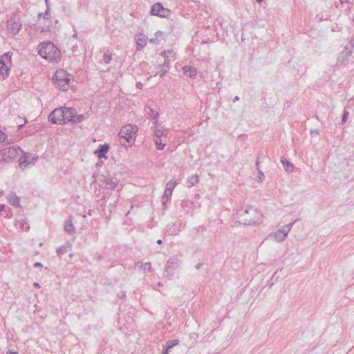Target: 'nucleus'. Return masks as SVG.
<instances>
[{
  "label": "nucleus",
  "mask_w": 354,
  "mask_h": 354,
  "mask_svg": "<svg viewBox=\"0 0 354 354\" xmlns=\"http://www.w3.org/2000/svg\"><path fill=\"white\" fill-rule=\"evenodd\" d=\"M236 217L241 224L257 225L261 223L263 215L256 207L248 206L246 209H239Z\"/></svg>",
  "instance_id": "obj_1"
},
{
  "label": "nucleus",
  "mask_w": 354,
  "mask_h": 354,
  "mask_svg": "<svg viewBox=\"0 0 354 354\" xmlns=\"http://www.w3.org/2000/svg\"><path fill=\"white\" fill-rule=\"evenodd\" d=\"M39 55L46 59L57 62L59 59L61 53L58 48L53 42H44L39 45Z\"/></svg>",
  "instance_id": "obj_2"
},
{
  "label": "nucleus",
  "mask_w": 354,
  "mask_h": 354,
  "mask_svg": "<svg viewBox=\"0 0 354 354\" xmlns=\"http://www.w3.org/2000/svg\"><path fill=\"white\" fill-rule=\"evenodd\" d=\"M72 76L63 69L57 70L53 77L54 85L62 91L69 88L70 82L73 80Z\"/></svg>",
  "instance_id": "obj_3"
},
{
  "label": "nucleus",
  "mask_w": 354,
  "mask_h": 354,
  "mask_svg": "<svg viewBox=\"0 0 354 354\" xmlns=\"http://www.w3.org/2000/svg\"><path fill=\"white\" fill-rule=\"evenodd\" d=\"M137 130V127L132 124H127L123 127L118 134L121 139L124 140V142H121V145L131 146L136 138Z\"/></svg>",
  "instance_id": "obj_4"
},
{
  "label": "nucleus",
  "mask_w": 354,
  "mask_h": 354,
  "mask_svg": "<svg viewBox=\"0 0 354 354\" xmlns=\"http://www.w3.org/2000/svg\"><path fill=\"white\" fill-rule=\"evenodd\" d=\"M353 48L354 41L350 40L338 55L337 59V66H345L350 62H354V58L351 57Z\"/></svg>",
  "instance_id": "obj_5"
},
{
  "label": "nucleus",
  "mask_w": 354,
  "mask_h": 354,
  "mask_svg": "<svg viewBox=\"0 0 354 354\" xmlns=\"http://www.w3.org/2000/svg\"><path fill=\"white\" fill-rule=\"evenodd\" d=\"M12 53L6 52L0 57V80H4L10 73L12 66Z\"/></svg>",
  "instance_id": "obj_6"
},
{
  "label": "nucleus",
  "mask_w": 354,
  "mask_h": 354,
  "mask_svg": "<svg viewBox=\"0 0 354 354\" xmlns=\"http://www.w3.org/2000/svg\"><path fill=\"white\" fill-rule=\"evenodd\" d=\"M181 264L180 259L176 257L173 256L170 257L166 262L165 266V276L169 279H171L176 273V270L180 267Z\"/></svg>",
  "instance_id": "obj_7"
},
{
  "label": "nucleus",
  "mask_w": 354,
  "mask_h": 354,
  "mask_svg": "<svg viewBox=\"0 0 354 354\" xmlns=\"http://www.w3.org/2000/svg\"><path fill=\"white\" fill-rule=\"evenodd\" d=\"M23 151L19 147H9L0 151V160L7 161L15 159Z\"/></svg>",
  "instance_id": "obj_8"
},
{
  "label": "nucleus",
  "mask_w": 354,
  "mask_h": 354,
  "mask_svg": "<svg viewBox=\"0 0 354 354\" xmlns=\"http://www.w3.org/2000/svg\"><path fill=\"white\" fill-rule=\"evenodd\" d=\"M185 227L186 222L181 219H178L175 222L168 223L166 225L165 233L171 236H176L184 230Z\"/></svg>",
  "instance_id": "obj_9"
},
{
  "label": "nucleus",
  "mask_w": 354,
  "mask_h": 354,
  "mask_svg": "<svg viewBox=\"0 0 354 354\" xmlns=\"http://www.w3.org/2000/svg\"><path fill=\"white\" fill-rule=\"evenodd\" d=\"M21 23L19 18L16 16H12L7 21V28L9 32L11 34L16 35L19 33V30L21 29Z\"/></svg>",
  "instance_id": "obj_10"
},
{
  "label": "nucleus",
  "mask_w": 354,
  "mask_h": 354,
  "mask_svg": "<svg viewBox=\"0 0 354 354\" xmlns=\"http://www.w3.org/2000/svg\"><path fill=\"white\" fill-rule=\"evenodd\" d=\"M38 156L32 154L30 153H25L24 155L19 158V166L21 169H26L29 165H34L36 160H37Z\"/></svg>",
  "instance_id": "obj_11"
},
{
  "label": "nucleus",
  "mask_w": 354,
  "mask_h": 354,
  "mask_svg": "<svg viewBox=\"0 0 354 354\" xmlns=\"http://www.w3.org/2000/svg\"><path fill=\"white\" fill-rule=\"evenodd\" d=\"M64 110L62 108H57L54 109L48 115L49 121L55 124H64V119H63Z\"/></svg>",
  "instance_id": "obj_12"
},
{
  "label": "nucleus",
  "mask_w": 354,
  "mask_h": 354,
  "mask_svg": "<svg viewBox=\"0 0 354 354\" xmlns=\"http://www.w3.org/2000/svg\"><path fill=\"white\" fill-rule=\"evenodd\" d=\"M169 13L170 10L165 8L161 3H156L153 5L151 9V14L152 15L160 17H167L169 16Z\"/></svg>",
  "instance_id": "obj_13"
},
{
  "label": "nucleus",
  "mask_w": 354,
  "mask_h": 354,
  "mask_svg": "<svg viewBox=\"0 0 354 354\" xmlns=\"http://www.w3.org/2000/svg\"><path fill=\"white\" fill-rule=\"evenodd\" d=\"M64 110L63 119H64V124L72 122L74 115L76 113V110L74 108L63 107Z\"/></svg>",
  "instance_id": "obj_14"
},
{
  "label": "nucleus",
  "mask_w": 354,
  "mask_h": 354,
  "mask_svg": "<svg viewBox=\"0 0 354 354\" xmlns=\"http://www.w3.org/2000/svg\"><path fill=\"white\" fill-rule=\"evenodd\" d=\"M109 145L108 144L100 145L98 149L95 151V154L99 158H107L106 153L108 152Z\"/></svg>",
  "instance_id": "obj_15"
},
{
  "label": "nucleus",
  "mask_w": 354,
  "mask_h": 354,
  "mask_svg": "<svg viewBox=\"0 0 354 354\" xmlns=\"http://www.w3.org/2000/svg\"><path fill=\"white\" fill-rule=\"evenodd\" d=\"M183 74L190 78H195L197 75V70L192 66H185L183 68Z\"/></svg>",
  "instance_id": "obj_16"
},
{
  "label": "nucleus",
  "mask_w": 354,
  "mask_h": 354,
  "mask_svg": "<svg viewBox=\"0 0 354 354\" xmlns=\"http://www.w3.org/2000/svg\"><path fill=\"white\" fill-rule=\"evenodd\" d=\"M136 50H141L147 45V37L143 35H138L136 37Z\"/></svg>",
  "instance_id": "obj_17"
},
{
  "label": "nucleus",
  "mask_w": 354,
  "mask_h": 354,
  "mask_svg": "<svg viewBox=\"0 0 354 354\" xmlns=\"http://www.w3.org/2000/svg\"><path fill=\"white\" fill-rule=\"evenodd\" d=\"M118 184V180L116 178H106L104 180V187L108 189H114Z\"/></svg>",
  "instance_id": "obj_18"
},
{
  "label": "nucleus",
  "mask_w": 354,
  "mask_h": 354,
  "mask_svg": "<svg viewBox=\"0 0 354 354\" xmlns=\"http://www.w3.org/2000/svg\"><path fill=\"white\" fill-rule=\"evenodd\" d=\"M64 230L70 235H73L75 233V228L72 223V217L65 221Z\"/></svg>",
  "instance_id": "obj_19"
},
{
  "label": "nucleus",
  "mask_w": 354,
  "mask_h": 354,
  "mask_svg": "<svg viewBox=\"0 0 354 354\" xmlns=\"http://www.w3.org/2000/svg\"><path fill=\"white\" fill-rule=\"evenodd\" d=\"M274 240L278 242H281L287 237L288 234L285 232V229H280L277 230L274 234Z\"/></svg>",
  "instance_id": "obj_20"
},
{
  "label": "nucleus",
  "mask_w": 354,
  "mask_h": 354,
  "mask_svg": "<svg viewBox=\"0 0 354 354\" xmlns=\"http://www.w3.org/2000/svg\"><path fill=\"white\" fill-rule=\"evenodd\" d=\"M281 162L282 163L283 167H284V169L286 170V171L288 172V173H290L293 171V169H294V166L293 165L289 162L288 160H286V158H282L281 159Z\"/></svg>",
  "instance_id": "obj_21"
},
{
  "label": "nucleus",
  "mask_w": 354,
  "mask_h": 354,
  "mask_svg": "<svg viewBox=\"0 0 354 354\" xmlns=\"http://www.w3.org/2000/svg\"><path fill=\"white\" fill-rule=\"evenodd\" d=\"M8 199L10 205L13 206L19 205V198L15 194L10 193L8 196Z\"/></svg>",
  "instance_id": "obj_22"
},
{
  "label": "nucleus",
  "mask_w": 354,
  "mask_h": 354,
  "mask_svg": "<svg viewBox=\"0 0 354 354\" xmlns=\"http://www.w3.org/2000/svg\"><path fill=\"white\" fill-rule=\"evenodd\" d=\"M198 182V175H192L187 179L188 187H191L195 185Z\"/></svg>",
  "instance_id": "obj_23"
},
{
  "label": "nucleus",
  "mask_w": 354,
  "mask_h": 354,
  "mask_svg": "<svg viewBox=\"0 0 354 354\" xmlns=\"http://www.w3.org/2000/svg\"><path fill=\"white\" fill-rule=\"evenodd\" d=\"M147 113L153 119L156 120L158 118L159 113L154 111L152 108L147 106L145 109Z\"/></svg>",
  "instance_id": "obj_24"
},
{
  "label": "nucleus",
  "mask_w": 354,
  "mask_h": 354,
  "mask_svg": "<svg viewBox=\"0 0 354 354\" xmlns=\"http://www.w3.org/2000/svg\"><path fill=\"white\" fill-rule=\"evenodd\" d=\"M153 142L158 150H162L165 146L164 143H162V139L160 138H154Z\"/></svg>",
  "instance_id": "obj_25"
},
{
  "label": "nucleus",
  "mask_w": 354,
  "mask_h": 354,
  "mask_svg": "<svg viewBox=\"0 0 354 354\" xmlns=\"http://www.w3.org/2000/svg\"><path fill=\"white\" fill-rule=\"evenodd\" d=\"M160 55L162 56L165 59H169L170 57H174L175 53L172 50H167L162 51Z\"/></svg>",
  "instance_id": "obj_26"
},
{
  "label": "nucleus",
  "mask_w": 354,
  "mask_h": 354,
  "mask_svg": "<svg viewBox=\"0 0 354 354\" xmlns=\"http://www.w3.org/2000/svg\"><path fill=\"white\" fill-rule=\"evenodd\" d=\"M172 191L165 189L164 195L162 197V203L163 205H165L166 201L171 196Z\"/></svg>",
  "instance_id": "obj_27"
},
{
  "label": "nucleus",
  "mask_w": 354,
  "mask_h": 354,
  "mask_svg": "<svg viewBox=\"0 0 354 354\" xmlns=\"http://www.w3.org/2000/svg\"><path fill=\"white\" fill-rule=\"evenodd\" d=\"M85 119V117L83 114H80V115H74V118H73V122H72V124H78V123H80L81 122H82L83 120H84Z\"/></svg>",
  "instance_id": "obj_28"
},
{
  "label": "nucleus",
  "mask_w": 354,
  "mask_h": 354,
  "mask_svg": "<svg viewBox=\"0 0 354 354\" xmlns=\"http://www.w3.org/2000/svg\"><path fill=\"white\" fill-rule=\"evenodd\" d=\"M18 225H19V227L24 231H28L30 228L28 223L25 220L19 221Z\"/></svg>",
  "instance_id": "obj_29"
},
{
  "label": "nucleus",
  "mask_w": 354,
  "mask_h": 354,
  "mask_svg": "<svg viewBox=\"0 0 354 354\" xmlns=\"http://www.w3.org/2000/svg\"><path fill=\"white\" fill-rule=\"evenodd\" d=\"M178 344H179V340L177 339H173L171 341H168V342H167L166 348L169 350L171 348H173L174 346L178 345Z\"/></svg>",
  "instance_id": "obj_30"
},
{
  "label": "nucleus",
  "mask_w": 354,
  "mask_h": 354,
  "mask_svg": "<svg viewBox=\"0 0 354 354\" xmlns=\"http://www.w3.org/2000/svg\"><path fill=\"white\" fill-rule=\"evenodd\" d=\"M112 59V53L108 50L104 54L103 60L104 63L109 64Z\"/></svg>",
  "instance_id": "obj_31"
},
{
  "label": "nucleus",
  "mask_w": 354,
  "mask_h": 354,
  "mask_svg": "<svg viewBox=\"0 0 354 354\" xmlns=\"http://www.w3.org/2000/svg\"><path fill=\"white\" fill-rule=\"evenodd\" d=\"M56 252L58 256L61 257L67 252V247L65 245L59 247V248H57Z\"/></svg>",
  "instance_id": "obj_32"
},
{
  "label": "nucleus",
  "mask_w": 354,
  "mask_h": 354,
  "mask_svg": "<svg viewBox=\"0 0 354 354\" xmlns=\"http://www.w3.org/2000/svg\"><path fill=\"white\" fill-rule=\"evenodd\" d=\"M170 61L169 59H165V62L162 64H159L158 68H165L167 69V71H169L170 68Z\"/></svg>",
  "instance_id": "obj_33"
},
{
  "label": "nucleus",
  "mask_w": 354,
  "mask_h": 354,
  "mask_svg": "<svg viewBox=\"0 0 354 354\" xmlns=\"http://www.w3.org/2000/svg\"><path fill=\"white\" fill-rule=\"evenodd\" d=\"M176 185V181L171 180H169L167 183L165 189L172 191L175 188Z\"/></svg>",
  "instance_id": "obj_34"
},
{
  "label": "nucleus",
  "mask_w": 354,
  "mask_h": 354,
  "mask_svg": "<svg viewBox=\"0 0 354 354\" xmlns=\"http://www.w3.org/2000/svg\"><path fill=\"white\" fill-rule=\"evenodd\" d=\"M297 221L295 220L294 222L290 223L289 224L286 225L284 227H283V229H285V232L288 234L289 231L291 230L292 227L293 226L294 223Z\"/></svg>",
  "instance_id": "obj_35"
},
{
  "label": "nucleus",
  "mask_w": 354,
  "mask_h": 354,
  "mask_svg": "<svg viewBox=\"0 0 354 354\" xmlns=\"http://www.w3.org/2000/svg\"><path fill=\"white\" fill-rule=\"evenodd\" d=\"M142 267L145 270L151 271L152 270L151 264L150 262H146L143 263Z\"/></svg>",
  "instance_id": "obj_36"
},
{
  "label": "nucleus",
  "mask_w": 354,
  "mask_h": 354,
  "mask_svg": "<svg viewBox=\"0 0 354 354\" xmlns=\"http://www.w3.org/2000/svg\"><path fill=\"white\" fill-rule=\"evenodd\" d=\"M49 15H50V8H47L44 14H42V13L39 14V17L41 16H43L44 19H48Z\"/></svg>",
  "instance_id": "obj_37"
},
{
  "label": "nucleus",
  "mask_w": 354,
  "mask_h": 354,
  "mask_svg": "<svg viewBox=\"0 0 354 354\" xmlns=\"http://www.w3.org/2000/svg\"><path fill=\"white\" fill-rule=\"evenodd\" d=\"M348 112L347 111H344V113L342 114V123H345L346 122V120H348Z\"/></svg>",
  "instance_id": "obj_38"
},
{
  "label": "nucleus",
  "mask_w": 354,
  "mask_h": 354,
  "mask_svg": "<svg viewBox=\"0 0 354 354\" xmlns=\"http://www.w3.org/2000/svg\"><path fill=\"white\" fill-rule=\"evenodd\" d=\"M158 71L157 72L156 75L159 74L160 77H162L165 75V73L168 71H167V69L161 68H158Z\"/></svg>",
  "instance_id": "obj_39"
},
{
  "label": "nucleus",
  "mask_w": 354,
  "mask_h": 354,
  "mask_svg": "<svg viewBox=\"0 0 354 354\" xmlns=\"http://www.w3.org/2000/svg\"><path fill=\"white\" fill-rule=\"evenodd\" d=\"M265 176L261 170H259L257 178L259 182H262L264 180Z\"/></svg>",
  "instance_id": "obj_40"
},
{
  "label": "nucleus",
  "mask_w": 354,
  "mask_h": 354,
  "mask_svg": "<svg viewBox=\"0 0 354 354\" xmlns=\"http://www.w3.org/2000/svg\"><path fill=\"white\" fill-rule=\"evenodd\" d=\"M7 140V136L5 133L0 131V142H5Z\"/></svg>",
  "instance_id": "obj_41"
},
{
  "label": "nucleus",
  "mask_w": 354,
  "mask_h": 354,
  "mask_svg": "<svg viewBox=\"0 0 354 354\" xmlns=\"http://www.w3.org/2000/svg\"><path fill=\"white\" fill-rule=\"evenodd\" d=\"M163 134V132L161 130H155L154 131V136L155 138H160Z\"/></svg>",
  "instance_id": "obj_42"
},
{
  "label": "nucleus",
  "mask_w": 354,
  "mask_h": 354,
  "mask_svg": "<svg viewBox=\"0 0 354 354\" xmlns=\"http://www.w3.org/2000/svg\"><path fill=\"white\" fill-rule=\"evenodd\" d=\"M266 158V156L262 153V152H260L259 154H258V156H257V160H259L261 162V161Z\"/></svg>",
  "instance_id": "obj_43"
},
{
  "label": "nucleus",
  "mask_w": 354,
  "mask_h": 354,
  "mask_svg": "<svg viewBox=\"0 0 354 354\" xmlns=\"http://www.w3.org/2000/svg\"><path fill=\"white\" fill-rule=\"evenodd\" d=\"M260 163H261V162L259 160H257L256 167H257V169L258 171H259V170H261L260 169Z\"/></svg>",
  "instance_id": "obj_44"
},
{
  "label": "nucleus",
  "mask_w": 354,
  "mask_h": 354,
  "mask_svg": "<svg viewBox=\"0 0 354 354\" xmlns=\"http://www.w3.org/2000/svg\"><path fill=\"white\" fill-rule=\"evenodd\" d=\"M42 266H43L40 262H36L33 266L34 268H39V267H42Z\"/></svg>",
  "instance_id": "obj_45"
},
{
  "label": "nucleus",
  "mask_w": 354,
  "mask_h": 354,
  "mask_svg": "<svg viewBox=\"0 0 354 354\" xmlns=\"http://www.w3.org/2000/svg\"><path fill=\"white\" fill-rule=\"evenodd\" d=\"M26 122H27V120H26V119H25V120H24V124H19V125L18 126V127H19V130H20V129L23 127V126H24Z\"/></svg>",
  "instance_id": "obj_46"
},
{
  "label": "nucleus",
  "mask_w": 354,
  "mask_h": 354,
  "mask_svg": "<svg viewBox=\"0 0 354 354\" xmlns=\"http://www.w3.org/2000/svg\"><path fill=\"white\" fill-rule=\"evenodd\" d=\"M201 266H202V263H197V264L195 266V268H196V270H198V269H200V268L201 267Z\"/></svg>",
  "instance_id": "obj_47"
},
{
  "label": "nucleus",
  "mask_w": 354,
  "mask_h": 354,
  "mask_svg": "<svg viewBox=\"0 0 354 354\" xmlns=\"http://www.w3.org/2000/svg\"><path fill=\"white\" fill-rule=\"evenodd\" d=\"M168 351H169V349H167V348H165L163 349L162 354H168Z\"/></svg>",
  "instance_id": "obj_48"
},
{
  "label": "nucleus",
  "mask_w": 354,
  "mask_h": 354,
  "mask_svg": "<svg viewBox=\"0 0 354 354\" xmlns=\"http://www.w3.org/2000/svg\"><path fill=\"white\" fill-rule=\"evenodd\" d=\"M44 1H45V3H46V8H50L49 1L48 0H44Z\"/></svg>",
  "instance_id": "obj_49"
},
{
  "label": "nucleus",
  "mask_w": 354,
  "mask_h": 354,
  "mask_svg": "<svg viewBox=\"0 0 354 354\" xmlns=\"http://www.w3.org/2000/svg\"><path fill=\"white\" fill-rule=\"evenodd\" d=\"M149 42L152 43V44H156V39H149Z\"/></svg>",
  "instance_id": "obj_50"
},
{
  "label": "nucleus",
  "mask_w": 354,
  "mask_h": 354,
  "mask_svg": "<svg viewBox=\"0 0 354 354\" xmlns=\"http://www.w3.org/2000/svg\"><path fill=\"white\" fill-rule=\"evenodd\" d=\"M6 354H19L17 352H13L11 351H8Z\"/></svg>",
  "instance_id": "obj_51"
},
{
  "label": "nucleus",
  "mask_w": 354,
  "mask_h": 354,
  "mask_svg": "<svg viewBox=\"0 0 354 354\" xmlns=\"http://www.w3.org/2000/svg\"><path fill=\"white\" fill-rule=\"evenodd\" d=\"M239 96H236L234 97V100H233V102H235L236 101H239Z\"/></svg>",
  "instance_id": "obj_52"
},
{
  "label": "nucleus",
  "mask_w": 354,
  "mask_h": 354,
  "mask_svg": "<svg viewBox=\"0 0 354 354\" xmlns=\"http://www.w3.org/2000/svg\"><path fill=\"white\" fill-rule=\"evenodd\" d=\"M4 208H5V205H1L0 207V212L3 211L4 209Z\"/></svg>",
  "instance_id": "obj_53"
},
{
  "label": "nucleus",
  "mask_w": 354,
  "mask_h": 354,
  "mask_svg": "<svg viewBox=\"0 0 354 354\" xmlns=\"http://www.w3.org/2000/svg\"><path fill=\"white\" fill-rule=\"evenodd\" d=\"M142 86V84L141 83H138V84H137V87H138V88H140Z\"/></svg>",
  "instance_id": "obj_54"
},
{
  "label": "nucleus",
  "mask_w": 354,
  "mask_h": 354,
  "mask_svg": "<svg viewBox=\"0 0 354 354\" xmlns=\"http://www.w3.org/2000/svg\"><path fill=\"white\" fill-rule=\"evenodd\" d=\"M162 243V240H161V239H158V240L157 241V243H158V244H159V245H160Z\"/></svg>",
  "instance_id": "obj_55"
},
{
  "label": "nucleus",
  "mask_w": 354,
  "mask_h": 354,
  "mask_svg": "<svg viewBox=\"0 0 354 354\" xmlns=\"http://www.w3.org/2000/svg\"><path fill=\"white\" fill-rule=\"evenodd\" d=\"M348 0H339L340 3H346L347 2Z\"/></svg>",
  "instance_id": "obj_56"
},
{
  "label": "nucleus",
  "mask_w": 354,
  "mask_h": 354,
  "mask_svg": "<svg viewBox=\"0 0 354 354\" xmlns=\"http://www.w3.org/2000/svg\"><path fill=\"white\" fill-rule=\"evenodd\" d=\"M158 35H162V32H160V31L156 32V35L158 36Z\"/></svg>",
  "instance_id": "obj_57"
},
{
  "label": "nucleus",
  "mask_w": 354,
  "mask_h": 354,
  "mask_svg": "<svg viewBox=\"0 0 354 354\" xmlns=\"http://www.w3.org/2000/svg\"><path fill=\"white\" fill-rule=\"evenodd\" d=\"M34 286H35V287H39V283H34Z\"/></svg>",
  "instance_id": "obj_58"
},
{
  "label": "nucleus",
  "mask_w": 354,
  "mask_h": 354,
  "mask_svg": "<svg viewBox=\"0 0 354 354\" xmlns=\"http://www.w3.org/2000/svg\"><path fill=\"white\" fill-rule=\"evenodd\" d=\"M162 286V283L161 282L158 283V286Z\"/></svg>",
  "instance_id": "obj_59"
},
{
  "label": "nucleus",
  "mask_w": 354,
  "mask_h": 354,
  "mask_svg": "<svg viewBox=\"0 0 354 354\" xmlns=\"http://www.w3.org/2000/svg\"><path fill=\"white\" fill-rule=\"evenodd\" d=\"M257 2H261L263 0H256Z\"/></svg>",
  "instance_id": "obj_60"
}]
</instances>
